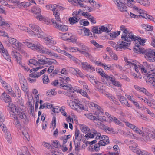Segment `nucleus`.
<instances>
[{"label": "nucleus", "mask_w": 155, "mask_h": 155, "mask_svg": "<svg viewBox=\"0 0 155 155\" xmlns=\"http://www.w3.org/2000/svg\"><path fill=\"white\" fill-rule=\"evenodd\" d=\"M36 18L40 21H43L46 24L49 25L50 23V20L48 18H44L42 15L40 16H36Z\"/></svg>", "instance_id": "21"}, {"label": "nucleus", "mask_w": 155, "mask_h": 155, "mask_svg": "<svg viewBox=\"0 0 155 155\" xmlns=\"http://www.w3.org/2000/svg\"><path fill=\"white\" fill-rule=\"evenodd\" d=\"M78 46L83 50H84L87 51L89 50V48L87 47L84 45L83 43H79L78 45Z\"/></svg>", "instance_id": "39"}, {"label": "nucleus", "mask_w": 155, "mask_h": 155, "mask_svg": "<svg viewBox=\"0 0 155 155\" xmlns=\"http://www.w3.org/2000/svg\"><path fill=\"white\" fill-rule=\"evenodd\" d=\"M52 145L55 147L60 148L61 147V145L57 141H53L52 143Z\"/></svg>", "instance_id": "45"}, {"label": "nucleus", "mask_w": 155, "mask_h": 155, "mask_svg": "<svg viewBox=\"0 0 155 155\" xmlns=\"http://www.w3.org/2000/svg\"><path fill=\"white\" fill-rule=\"evenodd\" d=\"M2 54L5 58L7 61L10 62L11 61L10 57H9L7 50L3 49L2 50Z\"/></svg>", "instance_id": "20"}, {"label": "nucleus", "mask_w": 155, "mask_h": 155, "mask_svg": "<svg viewBox=\"0 0 155 155\" xmlns=\"http://www.w3.org/2000/svg\"><path fill=\"white\" fill-rule=\"evenodd\" d=\"M8 40H9V42L12 45H13V44L14 43H15V42H16V41H17V40L16 39H14L13 38H9L8 39Z\"/></svg>", "instance_id": "64"}, {"label": "nucleus", "mask_w": 155, "mask_h": 155, "mask_svg": "<svg viewBox=\"0 0 155 155\" xmlns=\"http://www.w3.org/2000/svg\"><path fill=\"white\" fill-rule=\"evenodd\" d=\"M133 38L134 39H132V40L131 41H134L135 43H136L135 44L136 47L134 48H136L137 46H140V47H142L141 45V44H143L146 42L145 39H141L140 37L138 38L134 35Z\"/></svg>", "instance_id": "11"}, {"label": "nucleus", "mask_w": 155, "mask_h": 155, "mask_svg": "<svg viewBox=\"0 0 155 155\" xmlns=\"http://www.w3.org/2000/svg\"><path fill=\"white\" fill-rule=\"evenodd\" d=\"M138 113L137 116L139 118L143 119L144 120H146L147 119V117L145 115H143L142 114L139 113L138 112H137Z\"/></svg>", "instance_id": "59"}, {"label": "nucleus", "mask_w": 155, "mask_h": 155, "mask_svg": "<svg viewBox=\"0 0 155 155\" xmlns=\"http://www.w3.org/2000/svg\"><path fill=\"white\" fill-rule=\"evenodd\" d=\"M81 65L82 66V68L84 69L87 70L88 69H90L93 71L95 70V68L94 67H93L86 62H81Z\"/></svg>", "instance_id": "17"}, {"label": "nucleus", "mask_w": 155, "mask_h": 155, "mask_svg": "<svg viewBox=\"0 0 155 155\" xmlns=\"http://www.w3.org/2000/svg\"><path fill=\"white\" fill-rule=\"evenodd\" d=\"M38 60L37 62H36V65H44L47 64L46 60H45V59H48V58H46V57L43 55H37Z\"/></svg>", "instance_id": "12"}, {"label": "nucleus", "mask_w": 155, "mask_h": 155, "mask_svg": "<svg viewBox=\"0 0 155 155\" xmlns=\"http://www.w3.org/2000/svg\"><path fill=\"white\" fill-rule=\"evenodd\" d=\"M133 50L135 52L140 54H145V57L149 61L153 60L154 51L153 49H148L145 50L143 47L137 46L136 48H134Z\"/></svg>", "instance_id": "2"}, {"label": "nucleus", "mask_w": 155, "mask_h": 155, "mask_svg": "<svg viewBox=\"0 0 155 155\" xmlns=\"http://www.w3.org/2000/svg\"><path fill=\"white\" fill-rule=\"evenodd\" d=\"M142 27L147 31H151L153 30V26L146 24L142 25Z\"/></svg>", "instance_id": "35"}, {"label": "nucleus", "mask_w": 155, "mask_h": 155, "mask_svg": "<svg viewBox=\"0 0 155 155\" xmlns=\"http://www.w3.org/2000/svg\"><path fill=\"white\" fill-rule=\"evenodd\" d=\"M117 6L119 7V9L120 11L122 12L127 11V7L124 3L121 2H120L119 3H117Z\"/></svg>", "instance_id": "22"}, {"label": "nucleus", "mask_w": 155, "mask_h": 155, "mask_svg": "<svg viewBox=\"0 0 155 155\" xmlns=\"http://www.w3.org/2000/svg\"><path fill=\"white\" fill-rule=\"evenodd\" d=\"M28 105L30 107V113L32 115V116H33V111L34 109V104L32 105L31 102H29L28 103Z\"/></svg>", "instance_id": "36"}, {"label": "nucleus", "mask_w": 155, "mask_h": 155, "mask_svg": "<svg viewBox=\"0 0 155 155\" xmlns=\"http://www.w3.org/2000/svg\"><path fill=\"white\" fill-rule=\"evenodd\" d=\"M120 31H118L117 32H114L112 33H110L109 35L111 37L113 38H116V37L119 35L120 34Z\"/></svg>", "instance_id": "40"}, {"label": "nucleus", "mask_w": 155, "mask_h": 155, "mask_svg": "<svg viewBox=\"0 0 155 155\" xmlns=\"http://www.w3.org/2000/svg\"><path fill=\"white\" fill-rule=\"evenodd\" d=\"M92 31L94 33L99 34V30H98V28L97 26H95L93 27L92 29Z\"/></svg>", "instance_id": "50"}, {"label": "nucleus", "mask_w": 155, "mask_h": 155, "mask_svg": "<svg viewBox=\"0 0 155 155\" xmlns=\"http://www.w3.org/2000/svg\"><path fill=\"white\" fill-rule=\"evenodd\" d=\"M123 34L121 36L122 41L129 42L132 40V39H134L133 38L134 35L132 34V32H129L126 28L124 29L123 31Z\"/></svg>", "instance_id": "5"}, {"label": "nucleus", "mask_w": 155, "mask_h": 155, "mask_svg": "<svg viewBox=\"0 0 155 155\" xmlns=\"http://www.w3.org/2000/svg\"><path fill=\"white\" fill-rule=\"evenodd\" d=\"M29 26L33 31L28 29V30H26V31L30 32L31 34H34L37 35L38 38H43V36L42 35V32L41 31V29L38 26L33 24H30Z\"/></svg>", "instance_id": "4"}, {"label": "nucleus", "mask_w": 155, "mask_h": 155, "mask_svg": "<svg viewBox=\"0 0 155 155\" xmlns=\"http://www.w3.org/2000/svg\"><path fill=\"white\" fill-rule=\"evenodd\" d=\"M84 20H82L81 22H80V24L81 25H83L84 26H87L89 25V22L88 21H84Z\"/></svg>", "instance_id": "63"}, {"label": "nucleus", "mask_w": 155, "mask_h": 155, "mask_svg": "<svg viewBox=\"0 0 155 155\" xmlns=\"http://www.w3.org/2000/svg\"><path fill=\"white\" fill-rule=\"evenodd\" d=\"M87 134H86L85 136V137L87 139H88L89 138H93L94 137V135L93 134H92L90 132L89 133H87Z\"/></svg>", "instance_id": "48"}, {"label": "nucleus", "mask_w": 155, "mask_h": 155, "mask_svg": "<svg viewBox=\"0 0 155 155\" xmlns=\"http://www.w3.org/2000/svg\"><path fill=\"white\" fill-rule=\"evenodd\" d=\"M96 88L98 90V91L102 93H104L106 92V87L104 85H99L98 86H96Z\"/></svg>", "instance_id": "26"}, {"label": "nucleus", "mask_w": 155, "mask_h": 155, "mask_svg": "<svg viewBox=\"0 0 155 155\" xmlns=\"http://www.w3.org/2000/svg\"><path fill=\"white\" fill-rule=\"evenodd\" d=\"M57 92L55 91V89H54L49 90L47 91V94L49 97H51L53 95H55Z\"/></svg>", "instance_id": "32"}, {"label": "nucleus", "mask_w": 155, "mask_h": 155, "mask_svg": "<svg viewBox=\"0 0 155 155\" xmlns=\"http://www.w3.org/2000/svg\"><path fill=\"white\" fill-rule=\"evenodd\" d=\"M111 81L112 82L113 84L115 86L118 87H120L121 86V85L120 82L117 81L116 79L114 77L113 79V80Z\"/></svg>", "instance_id": "38"}, {"label": "nucleus", "mask_w": 155, "mask_h": 155, "mask_svg": "<svg viewBox=\"0 0 155 155\" xmlns=\"http://www.w3.org/2000/svg\"><path fill=\"white\" fill-rule=\"evenodd\" d=\"M79 93L83 96L88 98L87 93L81 89L79 90Z\"/></svg>", "instance_id": "53"}, {"label": "nucleus", "mask_w": 155, "mask_h": 155, "mask_svg": "<svg viewBox=\"0 0 155 155\" xmlns=\"http://www.w3.org/2000/svg\"><path fill=\"white\" fill-rule=\"evenodd\" d=\"M99 33H101L102 32H105L106 33L109 32L110 30V28H108L107 27H105L104 26H102L101 27L99 28Z\"/></svg>", "instance_id": "23"}, {"label": "nucleus", "mask_w": 155, "mask_h": 155, "mask_svg": "<svg viewBox=\"0 0 155 155\" xmlns=\"http://www.w3.org/2000/svg\"><path fill=\"white\" fill-rule=\"evenodd\" d=\"M23 43L32 49L35 50L38 52H40L41 48H42V45L39 43H38L36 44H32L27 41L23 42Z\"/></svg>", "instance_id": "7"}, {"label": "nucleus", "mask_w": 155, "mask_h": 155, "mask_svg": "<svg viewBox=\"0 0 155 155\" xmlns=\"http://www.w3.org/2000/svg\"><path fill=\"white\" fill-rule=\"evenodd\" d=\"M89 80L90 82L95 87L98 86L99 85H101V83L97 80V79L93 76H89Z\"/></svg>", "instance_id": "16"}, {"label": "nucleus", "mask_w": 155, "mask_h": 155, "mask_svg": "<svg viewBox=\"0 0 155 155\" xmlns=\"http://www.w3.org/2000/svg\"><path fill=\"white\" fill-rule=\"evenodd\" d=\"M72 108L78 112H81L84 110V105L80 103V102L78 101L74 102L73 103L72 107Z\"/></svg>", "instance_id": "10"}, {"label": "nucleus", "mask_w": 155, "mask_h": 155, "mask_svg": "<svg viewBox=\"0 0 155 155\" xmlns=\"http://www.w3.org/2000/svg\"><path fill=\"white\" fill-rule=\"evenodd\" d=\"M137 1L138 3L144 6H147L150 5V2L147 0H137Z\"/></svg>", "instance_id": "28"}, {"label": "nucleus", "mask_w": 155, "mask_h": 155, "mask_svg": "<svg viewBox=\"0 0 155 155\" xmlns=\"http://www.w3.org/2000/svg\"><path fill=\"white\" fill-rule=\"evenodd\" d=\"M97 119L96 121H106V117L104 115V113L101 112H98L95 113Z\"/></svg>", "instance_id": "15"}, {"label": "nucleus", "mask_w": 155, "mask_h": 155, "mask_svg": "<svg viewBox=\"0 0 155 155\" xmlns=\"http://www.w3.org/2000/svg\"><path fill=\"white\" fill-rule=\"evenodd\" d=\"M47 64H48V65H51L52 64H56L58 65V63L57 61L53 59H50L49 60H46Z\"/></svg>", "instance_id": "33"}, {"label": "nucleus", "mask_w": 155, "mask_h": 155, "mask_svg": "<svg viewBox=\"0 0 155 155\" xmlns=\"http://www.w3.org/2000/svg\"><path fill=\"white\" fill-rule=\"evenodd\" d=\"M1 100L6 103H9L11 101L10 96L6 94L3 93L1 98Z\"/></svg>", "instance_id": "19"}, {"label": "nucleus", "mask_w": 155, "mask_h": 155, "mask_svg": "<svg viewBox=\"0 0 155 155\" xmlns=\"http://www.w3.org/2000/svg\"><path fill=\"white\" fill-rule=\"evenodd\" d=\"M81 32H84V34L82 35H83L88 36L90 35V32L89 29L86 28H84L83 29H81Z\"/></svg>", "instance_id": "34"}, {"label": "nucleus", "mask_w": 155, "mask_h": 155, "mask_svg": "<svg viewBox=\"0 0 155 155\" xmlns=\"http://www.w3.org/2000/svg\"><path fill=\"white\" fill-rule=\"evenodd\" d=\"M6 25V26L9 27H10L9 24L8 23L6 22L5 21L4 19L1 20V21L0 22V25L2 26L4 25Z\"/></svg>", "instance_id": "55"}, {"label": "nucleus", "mask_w": 155, "mask_h": 155, "mask_svg": "<svg viewBox=\"0 0 155 155\" xmlns=\"http://www.w3.org/2000/svg\"><path fill=\"white\" fill-rule=\"evenodd\" d=\"M32 12L35 14L34 16L36 18V16H41V10L40 8L37 7H34L32 9Z\"/></svg>", "instance_id": "18"}, {"label": "nucleus", "mask_w": 155, "mask_h": 155, "mask_svg": "<svg viewBox=\"0 0 155 155\" xmlns=\"http://www.w3.org/2000/svg\"><path fill=\"white\" fill-rule=\"evenodd\" d=\"M88 118L91 120H94L96 121L97 117L96 116L93 115L91 113L88 114L87 116Z\"/></svg>", "instance_id": "51"}, {"label": "nucleus", "mask_w": 155, "mask_h": 155, "mask_svg": "<svg viewBox=\"0 0 155 155\" xmlns=\"http://www.w3.org/2000/svg\"><path fill=\"white\" fill-rule=\"evenodd\" d=\"M109 142V141H105L104 140L101 139L98 143L100 146H104L108 143Z\"/></svg>", "instance_id": "46"}, {"label": "nucleus", "mask_w": 155, "mask_h": 155, "mask_svg": "<svg viewBox=\"0 0 155 155\" xmlns=\"http://www.w3.org/2000/svg\"><path fill=\"white\" fill-rule=\"evenodd\" d=\"M41 47L40 52L41 53L47 54L50 56L53 57L55 58H58L60 59H61V57H59L57 54L52 51L51 50L46 48L43 46Z\"/></svg>", "instance_id": "6"}, {"label": "nucleus", "mask_w": 155, "mask_h": 155, "mask_svg": "<svg viewBox=\"0 0 155 155\" xmlns=\"http://www.w3.org/2000/svg\"><path fill=\"white\" fill-rule=\"evenodd\" d=\"M88 19L93 24H95L96 23V21L95 20V18L91 16H90L89 17H88Z\"/></svg>", "instance_id": "60"}, {"label": "nucleus", "mask_w": 155, "mask_h": 155, "mask_svg": "<svg viewBox=\"0 0 155 155\" xmlns=\"http://www.w3.org/2000/svg\"><path fill=\"white\" fill-rule=\"evenodd\" d=\"M51 21L53 24L54 27L63 31H65L68 30V27L65 25L60 24L59 23L55 22V21L54 19H51Z\"/></svg>", "instance_id": "9"}, {"label": "nucleus", "mask_w": 155, "mask_h": 155, "mask_svg": "<svg viewBox=\"0 0 155 155\" xmlns=\"http://www.w3.org/2000/svg\"><path fill=\"white\" fill-rule=\"evenodd\" d=\"M102 66H103L105 70H108L110 69H113L112 66L111 65H110L108 66L107 65H104L103 64H102Z\"/></svg>", "instance_id": "56"}, {"label": "nucleus", "mask_w": 155, "mask_h": 155, "mask_svg": "<svg viewBox=\"0 0 155 155\" xmlns=\"http://www.w3.org/2000/svg\"><path fill=\"white\" fill-rule=\"evenodd\" d=\"M100 145L99 144V143L96 144L94 147V149H95V151L97 152L100 150Z\"/></svg>", "instance_id": "61"}, {"label": "nucleus", "mask_w": 155, "mask_h": 155, "mask_svg": "<svg viewBox=\"0 0 155 155\" xmlns=\"http://www.w3.org/2000/svg\"><path fill=\"white\" fill-rule=\"evenodd\" d=\"M90 50L89 51H86V52L85 51H83L81 52V53L83 54L86 57L90 59H91L92 58V56L88 53V52H90Z\"/></svg>", "instance_id": "43"}, {"label": "nucleus", "mask_w": 155, "mask_h": 155, "mask_svg": "<svg viewBox=\"0 0 155 155\" xmlns=\"http://www.w3.org/2000/svg\"><path fill=\"white\" fill-rule=\"evenodd\" d=\"M75 143V150L76 151L79 152L80 149V144L79 141L77 143H75V141H74Z\"/></svg>", "instance_id": "41"}, {"label": "nucleus", "mask_w": 155, "mask_h": 155, "mask_svg": "<svg viewBox=\"0 0 155 155\" xmlns=\"http://www.w3.org/2000/svg\"><path fill=\"white\" fill-rule=\"evenodd\" d=\"M36 98L37 101L35 103V110H36L37 109H38L39 99V95H37Z\"/></svg>", "instance_id": "58"}, {"label": "nucleus", "mask_w": 155, "mask_h": 155, "mask_svg": "<svg viewBox=\"0 0 155 155\" xmlns=\"http://www.w3.org/2000/svg\"><path fill=\"white\" fill-rule=\"evenodd\" d=\"M141 10V9H140L139 11V13L141 15H140V16L142 17L143 18L147 19V17L148 14H147L146 13H144V12H142Z\"/></svg>", "instance_id": "52"}, {"label": "nucleus", "mask_w": 155, "mask_h": 155, "mask_svg": "<svg viewBox=\"0 0 155 155\" xmlns=\"http://www.w3.org/2000/svg\"><path fill=\"white\" fill-rule=\"evenodd\" d=\"M108 118L111 120V121H113L116 124H118L119 125H121L122 123L120 122L117 118L113 116H112L110 115Z\"/></svg>", "instance_id": "24"}, {"label": "nucleus", "mask_w": 155, "mask_h": 155, "mask_svg": "<svg viewBox=\"0 0 155 155\" xmlns=\"http://www.w3.org/2000/svg\"><path fill=\"white\" fill-rule=\"evenodd\" d=\"M79 19H78L75 17H70L68 21L70 24L73 25L78 23Z\"/></svg>", "instance_id": "29"}, {"label": "nucleus", "mask_w": 155, "mask_h": 155, "mask_svg": "<svg viewBox=\"0 0 155 155\" xmlns=\"http://www.w3.org/2000/svg\"><path fill=\"white\" fill-rule=\"evenodd\" d=\"M80 127L81 130L85 133H87L90 131V129L88 127L84 125H81Z\"/></svg>", "instance_id": "27"}, {"label": "nucleus", "mask_w": 155, "mask_h": 155, "mask_svg": "<svg viewBox=\"0 0 155 155\" xmlns=\"http://www.w3.org/2000/svg\"><path fill=\"white\" fill-rule=\"evenodd\" d=\"M128 126L130 127V128L133 129L134 131H135V130L137 129V127H136L135 126L131 124L130 123H129L127 124Z\"/></svg>", "instance_id": "57"}, {"label": "nucleus", "mask_w": 155, "mask_h": 155, "mask_svg": "<svg viewBox=\"0 0 155 155\" xmlns=\"http://www.w3.org/2000/svg\"><path fill=\"white\" fill-rule=\"evenodd\" d=\"M12 55L16 59L18 64H21V55L19 52L15 51H12Z\"/></svg>", "instance_id": "14"}, {"label": "nucleus", "mask_w": 155, "mask_h": 155, "mask_svg": "<svg viewBox=\"0 0 155 155\" xmlns=\"http://www.w3.org/2000/svg\"><path fill=\"white\" fill-rule=\"evenodd\" d=\"M49 81V80L48 78V75H44L43 76V81L44 83H47Z\"/></svg>", "instance_id": "49"}, {"label": "nucleus", "mask_w": 155, "mask_h": 155, "mask_svg": "<svg viewBox=\"0 0 155 155\" xmlns=\"http://www.w3.org/2000/svg\"><path fill=\"white\" fill-rule=\"evenodd\" d=\"M114 77L112 75H110V76H109L106 74L104 78H105L107 80L110 81H111L113 80V79Z\"/></svg>", "instance_id": "54"}, {"label": "nucleus", "mask_w": 155, "mask_h": 155, "mask_svg": "<svg viewBox=\"0 0 155 155\" xmlns=\"http://www.w3.org/2000/svg\"><path fill=\"white\" fill-rule=\"evenodd\" d=\"M21 84V88L25 92V94H28V87L26 84V83H23Z\"/></svg>", "instance_id": "30"}, {"label": "nucleus", "mask_w": 155, "mask_h": 155, "mask_svg": "<svg viewBox=\"0 0 155 155\" xmlns=\"http://www.w3.org/2000/svg\"><path fill=\"white\" fill-rule=\"evenodd\" d=\"M70 59L73 61L75 63L79 65L81 64V61L78 60L77 58L71 55V57H70Z\"/></svg>", "instance_id": "37"}, {"label": "nucleus", "mask_w": 155, "mask_h": 155, "mask_svg": "<svg viewBox=\"0 0 155 155\" xmlns=\"http://www.w3.org/2000/svg\"><path fill=\"white\" fill-rule=\"evenodd\" d=\"M142 129L143 132V138L144 140L146 142L150 141V140L149 135L151 133V130L145 127H142Z\"/></svg>", "instance_id": "8"}, {"label": "nucleus", "mask_w": 155, "mask_h": 155, "mask_svg": "<svg viewBox=\"0 0 155 155\" xmlns=\"http://www.w3.org/2000/svg\"><path fill=\"white\" fill-rule=\"evenodd\" d=\"M54 15L55 17V22L58 23V22L60 21L61 19L60 18V13L57 12V10L56 11V12H54Z\"/></svg>", "instance_id": "31"}, {"label": "nucleus", "mask_w": 155, "mask_h": 155, "mask_svg": "<svg viewBox=\"0 0 155 155\" xmlns=\"http://www.w3.org/2000/svg\"><path fill=\"white\" fill-rule=\"evenodd\" d=\"M60 86H62L65 90H66L68 91H70L73 88L72 86L70 84L67 85V83H64V84H60Z\"/></svg>", "instance_id": "25"}, {"label": "nucleus", "mask_w": 155, "mask_h": 155, "mask_svg": "<svg viewBox=\"0 0 155 155\" xmlns=\"http://www.w3.org/2000/svg\"><path fill=\"white\" fill-rule=\"evenodd\" d=\"M9 107L11 110L10 114L11 117L14 118L15 119L19 118L25 124H27L28 122V120L25 113L21 110H20L13 104L9 103Z\"/></svg>", "instance_id": "1"}, {"label": "nucleus", "mask_w": 155, "mask_h": 155, "mask_svg": "<svg viewBox=\"0 0 155 155\" xmlns=\"http://www.w3.org/2000/svg\"><path fill=\"white\" fill-rule=\"evenodd\" d=\"M121 103L124 105L128 107H129L130 106L129 104L128 103V101H127L126 98L124 100V101H123L121 102Z\"/></svg>", "instance_id": "62"}, {"label": "nucleus", "mask_w": 155, "mask_h": 155, "mask_svg": "<svg viewBox=\"0 0 155 155\" xmlns=\"http://www.w3.org/2000/svg\"><path fill=\"white\" fill-rule=\"evenodd\" d=\"M62 107H56L55 108H53L52 110V111L54 113H58L61 111Z\"/></svg>", "instance_id": "47"}, {"label": "nucleus", "mask_w": 155, "mask_h": 155, "mask_svg": "<svg viewBox=\"0 0 155 155\" xmlns=\"http://www.w3.org/2000/svg\"><path fill=\"white\" fill-rule=\"evenodd\" d=\"M61 34H62V36L61 37V38L63 40H66L69 39L68 36L69 35L68 34L66 33H62Z\"/></svg>", "instance_id": "44"}, {"label": "nucleus", "mask_w": 155, "mask_h": 155, "mask_svg": "<svg viewBox=\"0 0 155 155\" xmlns=\"http://www.w3.org/2000/svg\"><path fill=\"white\" fill-rule=\"evenodd\" d=\"M109 43L117 51H121L122 49L127 48V47L130 45V43H126L124 41H122L121 43L117 45L115 43L110 41Z\"/></svg>", "instance_id": "3"}, {"label": "nucleus", "mask_w": 155, "mask_h": 155, "mask_svg": "<svg viewBox=\"0 0 155 155\" xmlns=\"http://www.w3.org/2000/svg\"><path fill=\"white\" fill-rule=\"evenodd\" d=\"M36 62H37V61L36 60L33 59H30L29 60V63L28 64L32 67H33V66H31V65H33L36 66L38 65L36 64Z\"/></svg>", "instance_id": "42"}, {"label": "nucleus", "mask_w": 155, "mask_h": 155, "mask_svg": "<svg viewBox=\"0 0 155 155\" xmlns=\"http://www.w3.org/2000/svg\"><path fill=\"white\" fill-rule=\"evenodd\" d=\"M146 82L150 85L155 84V73L148 74L146 79Z\"/></svg>", "instance_id": "13"}]
</instances>
